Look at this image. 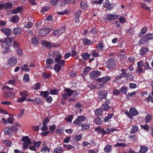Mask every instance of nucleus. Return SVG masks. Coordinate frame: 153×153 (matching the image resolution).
<instances>
[{
  "label": "nucleus",
  "instance_id": "obj_37",
  "mask_svg": "<svg viewBox=\"0 0 153 153\" xmlns=\"http://www.w3.org/2000/svg\"><path fill=\"white\" fill-rule=\"evenodd\" d=\"M82 126V129L83 130L88 129L89 128L90 125L89 124H82L81 126Z\"/></svg>",
  "mask_w": 153,
  "mask_h": 153
},
{
  "label": "nucleus",
  "instance_id": "obj_57",
  "mask_svg": "<svg viewBox=\"0 0 153 153\" xmlns=\"http://www.w3.org/2000/svg\"><path fill=\"white\" fill-rule=\"evenodd\" d=\"M2 48L4 49V50L2 51V53H7L10 51V49L7 46H5V47Z\"/></svg>",
  "mask_w": 153,
  "mask_h": 153
},
{
  "label": "nucleus",
  "instance_id": "obj_23",
  "mask_svg": "<svg viewBox=\"0 0 153 153\" xmlns=\"http://www.w3.org/2000/svg\"><path fill=\"white\" fill-rule=\"evenodd\" d=\"M22 29L20 27L15 28L13 30V32L15 35H19L22 33Z\"/></svg>",
  "mask_w": 153,
  "mask_h": 153
},
{
  "label": "nucleus",
  "instance_id": "obj_15",
  "mask_svg": "<svg viewBox=\"0 0 153 153\" xmlns=\"http://www.w3.org/2000/svg\"><path fill=\"white\" fill-rule=\"evenodd\" d=\"M65 27H62L60 30H54L53 31V33L56 36H59L63 33L65 31Z\"/></svg>",
  "mask_w": 153,
  "mask_h": 153
},
{
  "label": "nucleus",
  "instance_id": "obj_40",
  "mask_svg": "<svg viewBox=\"0 0 153 153\" xmlns=\"http://www.w3.org/2000/svg\"><path fill=\"white\" fill-rule=\"evenodd\" d=\"M147 102H149L150 101L153 103V91H152V96L147 97L146 99Z\"/></svg>",
  "mask_w": 153,
  "mask_h": 153
},
{
  "label": "nucleus",
  "instance_id": "obj_56",
  "mask_svg": "<svg viewBox=\"0 0 153 153\" xmlns=\"http://www.w3.org/2000/svg\"><path fill=\"white\" fill-rule=\"evenodd\" d=\"M3 142L4 144L9 147L11 146L12 143L8 140H3Z\"/></svg>",
  "mask_w": 153,
  "mask_h": 153
},
{
  "label": "nucleus",
  "instance_id": "obj_26",
  "mask_svg": "<svg viewBox=\"0 0 153 153\" xmlns=\"http://www.w3.org/2000/svg\"><path fill=\"white\" fill-rule=\"evenodd\" d=\"M22 10V8L20 7H19L16 9L13 10L11 11V13L13 14H16L20 13Z\"/></svg>",
  "mask_w": 153,
  "mask_h": 153
},
{
  "label": "nucleus",
  "instance_id": "obj_24",
  "mask_svg": "<svg viewBox=\"0 0 153 153\" xmlns=\"http://www.w3.org/2000/svg\"><path fill=\"white\" fill-rule=\"evenodd\" d=\"M81 7L85 9L87 7L88 5L86 0H83L80 3Z\"/></svg>",
  "mask_w": 153,
  "mask_h": 153
},
{
  "label": "nucleus",
  "instance_id": "obj_1",
  "mask_svg": "<svg viewBox=\"0 0 153 153\" xmlns=\"http://www.w3.org/2000/svg\"><path fill=\"white\" fill-rule=\"evenodd\" d=\"M2 89L4 91V96L6 98H8L12 97L13 96H14L15 94L10 91L12 88L8 87L7 86H5L3 87Z\"/></svg>",
  "mask_w": 153,
  "mask_h": 153
},
{
  "label": "nucleus",
  "instance_id": "obj_34",
  "mask_svg": "<svg viewBox=\"0 0 153 153\" xmlns=\"http://www.w3.org/2000/svg\"><path fill=\"white\" fill-rule=\"evenodd\" d=\"M63 149L60 146L55 149L53 152L55 153H61Z\"/></svg>",
  "mask_w": 153,
  "mask_h": 153
},
{
  "label": "nucleus",
  "instance_id": "obj_45",
  "mask_svg": "<svg viewBox=\"0 0 153 153\" xmlns=\"http://www.w3.org/2000/svg\"><path fill=\"white\" fill-rule=\"evenodd\" d=\"M28 65H24L21 67V70L23 71H26L28 72L30 70L28 68Z\"/></svg>",
  "mask_w": 153,
  "mask_h": 153
},
{
  "label": "nucleus",
  "instance_id": "obj_28",
  "mask_svg": "<svg viewBox=\"0 0 153 153\" xmlns=\"http://www.w3.org/2000/svg\"><path fill=\"white\" fill-rule=\"evenodd\" d=\"M148 49L146 47L142 48L140 50L139 53L141 55H143L144 54L148 51Z\"/></svg>",
  "mask_w": 153,
  "mask_h": 153
},
{
  "label": "nucleus",
  "instance_id": "obj_9",
  "mask_svg": "<svg viewBox=\"0 0 153 153\" xmlns=\"http://www.w3.org/2000/svg\"><path fill=\"white\" fill-rule=\"evenodd\" d=\"M52 56L55 62H57L59 60L61 59L62 57L60 53L57 51H54L53 52Z\"/></svg>",
  "mask_w": 153,
  "mask_h": 153
},
{
  "label": "nucleus",
  "instance_id": "obj_48",
  "mask_svg": "<svg viewBox=\"0 0 153 153\" xmlns=\"http://www.w3.org/2000/svg\"><path fill=\"white\" fill-rule=\"evenodd\" d=\"M19 18L17 16L15 15L12 17L11 19V21L14 23H16L18 22Z\"/></svg>",
  "mask_w": 153,
  "mask_h": 153
},
{
  "label": "nucleus",
  "instance_id": "obj_54",
  "mask_svg": "<svg viewBox=\"0 0 153 153\" xmlns=\"http://www.w3.org/2000/svg\"><path fill=\"white\" fill-rule=\"evenodd\" d=\"M152 35V34L151 33L148 34L145 37L147 41L149 40L152 39H153V37Z\"/></svg>",
  "mask_w": 153,
  "mask_h": 153
},
{
  "label": "nucleus",
  "instance_id": "obj_55",
  "mask_svg": "<svg viewBox=\"0 0 153 153\" xmlns=\"http://www.w3.org/2000/svg\"><path fill=\"white\" fill-rule=\"evenodd\" d=\"M31 42L33 44L36 45L38 43L39 41L37 38L33 37L31 39Z\"/></svg>",
  "mask_w": 153,
  "mask_h": 153
},
{
  "label": "nucleus",
  "instance_id": "obj_60",
  "mask_svg": "<svg viewBox=\"0 0 153 153\" xmlns=\"http://www.w3.org/2000/svg\"><path fill=\"white\" fill-rule=\"evenodd\" d=\"M61 65V67H63L65 63L64 60H59L57 62H56Z\"/></svg>",
  "mask_w": 153,
  "mask_h": 153
},
{
  "label": "nucleus",
  "instance_id": "obj_16",
  "mask_svg": "<svg viewBox=\"0 0 153 153\" xmlns=\"http://www.w3.org/2000/svg\"><path fill=\"white\" fill-rule=\"evenodd\" d=\"M119 16L113 14H108L106 17V19L108 20H114L117 19Z\"/></svg>",
  "mask_w": 153,
  "mask_h": 153
},
{
  "label": "nucleus",
  "instance_id": "obj_32",
  "mask_svg": "<svg viewBox=\"0 0 153 153\" xmlns=\"http://www.w3.org/2000/svg\"><path fill=\"white\" fill-rule=\"evenodd\" d=\"M94 122L97 124L100 125L102 123V121L101 119L99 117L95 118Z\"/></svg>",
  "mask_w": 153,
  "mask_h": 153
},
{
  "label": "nucleus",
  "instance_id": "obj_21",
  "mask_svg": "<svg viewBox=\"0 0 153 153\" xmlns=\"http://www.w3.org/2000/svg\"><path fill=\"white\" fill-rule=\"evenodd\" d=\"M13 131V129L11 127H6L4 129V133L7 135L10 134Z\"/></svg>",
  "mask_w": 153,
  "mask_h": 153
},
{
  "label": "nucleus",
  "instance_id": "obj_29",
  "mask_svg": "<svg viewBox=\"0 0 153 153\" xmlns=\"http://www.w3.org/2000/svg\"><path fill=\"white\" fill-rule=\"evenodd\" d=\"M125 77L126 79L128 80H132L134 79L132 75L129 73H126L125 75Z\"/></svg>",
  "mask_w": 153,
  "mask_h": 153
},
{
  "label": "nucleus",
  "instance_id": "obj_53",
  "mask_svg": "<svg viewBox=\"0 0 153 153\" xmlns=\"http://www.w3.org/2000/svg\"><path fill=\"white\" fill-rule=\"evenodd\" d=\"M82 134H79L76 135L74 137V140L77 141H79L81 140L82 138Z\"/></svg>",
  "mask_w": 153,
  "mask_h": 153
},
{
  "label": "nucleus",
  "instance_id": "obj_22",
  "mask_svg": "<svg viewBox=\"0 0 153 153\" xmlns=\"http://www.w3.org/2000/svg\"><path fill=\"white\" fill-rule=\"evenodd\" d=\"M41 44L42 45L48 48H50L52 46L50 42L44 40L42 41Z\"/></svg>",
  "mask_w": 153,
  "mask_h": 153
},
{
  "label": "nucleus",
  "instance_id": "obj_17",
  "mask_svg": "<svg viewBox=\"0 0 153 153\" xmlns=\"http://www.w3.org/2000/svg\"><path fill=\"white\" fill-rule=\"evenodd\" d=\"M17 59L16 58L13 56L11 57L9 60V64L11 66H14L16 63Z\"/></svg>",
  "mask_w": 153,
  "mask_h": 153
},
{
  "label": "nucleus",
  "instance_id": "obj_61",
  "mask_svg": "<svg viewBox=\"0 0 153 153\" xmlns=\"http://www.w3.org/2000/svg\"><path fill=\"white\" fill-rule=\"evenodd\" d=\"M137 68H142L143 65V62L140 61L137 62Z\"/></svg>",
  "mask_w": 153,
  "mask_h": 153
},
{
  "label": "nucleus",
  "instance_id": "obj_7",
  "mask_svg": "<svg viewBox=\"0 0 153 153\" xmlns=\"http://www.w3.org/2000/svg\"><path fill=\"white\" fill-rule=\"evenodd\" d=\"M116 63L114 59L111 58H109L107 63V67L110 69L114 68L116 65Z\"/></svg>",
  "mask_w": 153,
  "mask_h": 153
},
{
  "label": "nucleus",
  "instance_id": "obj_31",
  "mask_svg": "<svg viewBox=\"0 0 153 153\" xmlns=\"http://www.w3.org/2000/svg\"><path fill=\"white\" fill-rule=\"evenodd\" d=\"M103 7L109 9H111L110 3L108 0H106L105 2L103 3Z\"/></svg>",
  "mask_w": 153,
  "mask_h": 153
},
{
  "label": "nucleus",
  "instance_id": "obj_33",
  "mask_svg": "<svg viewBox=\"0 0 153 153\" xmlns=\"http://www.w3.org/2000/svg\"><path fill=\"white\" fill-rule=\"evenodd\" d=\"M104 47V45L102 44V42L100 41L98 44L97 48L99 50L101 51L103 49Z\"/></svg>",
  "mask_w": 153,
  "mask_h": 153
},
{
  "label": "nucleus",
  "instance_id": "obj_10",
  "mask_svg": "<svg viewBox=\"0 0 153 153\" xmlns=\"http://www.w3.org/2000/svg\"><path fill=\"white\" fill-rule=\"evenodd\" d=\"M54 62L53 60L51 58H48L46 61V64L47 66L45 67L47 69H52L53 67L51 65Z\"/></svg>",
  "mask_w": 153,
  "mask_h": 153
},
{
  "label": "nucleus",
  "instance_id": "obj_59",
  "mask_svg": "<svg viewBox=\"0 0 153 153\" xmlns=\"http://www.w3.org/2000/svg\"><path fill=\"white\" fill-rule=\"evenodd\" d=\"M143 71V70L142 68H137L136 70V72L138 74H141Z\"/></svg>",
  "mask_w": 153,
  "mask_h": 153
},
{
  "label": "nucleus",
  "instance_id": "obj_39",
  "mask_svg": "<svg viewBox=\"0 0 153 153\" xmlns=\"http://www.w3.org/2000/svg\"><path fill=\"white\" fill-rule=\"evenodd\" d=\"M152 119V115L149 114H147L145 118V120L146 123H149Z\"/></svg>",
  "mask_w": 153,
  "mask_h": 153
},
{
  "label": "nucleus",
  "instance_id": "obj_38",
  "mask_svg": "<svg viewBox=\"0 0 153 153\" xmlns=\"http://www.w3.org/2000/svg\"><path fill=\"white\" fill-rule=\"evenodd\" d=\"M61 68V66L59 65L58 64H56L54 67L55 71L57 72H59Z\"/></svg>",
  "mask_w": 153,
  "mask_h": 153
},
{
  "label": "nucleus",
  "instance_id": "obj_62",
  "mask_svg": "<svg viewBox=\"0 0 153 153\" xmlns=\"http://www.w3.org/2000/svg\"><path fill=\"white\" fill-rule=\"evenodd\" d=\"M147 42L145 37H144L139 41V43L140 44H144Z\"/></svg>",
  "mask_w": 153,
  "mask_h": 153
},
{
  "label": "nucleus",
  "instance_id": "obj_50",
  "mask_svg": "<svg viewBox=\"0 0 153 153\" xmlns=\"http://www.w3.org/2000/svg\"><path fill=\"white\" fill-rule=\"evenodd\" d=\"M43 77L45 79H48L51 77V75L48 73L43 72L42 73Z\"/></svg>",
  "mask_w": 153,
  "mask_h": 153
},
{
  "label": "nucleus",
  "instance_id": "obj_47",
  "mask_svg": "<svg viewBox=\"0 0 153 153\" xmlns=\"http://www.w3.org/2000/svg\"><path fill=\"white\" fill-rule=\"evenodd\" d=\"M114 115L113 114H110L108 115L104 119V121L105 122L108 121L110 119L112 118V117L114 116Z\"/></svg>",
  "mask_w": 153,
  "mask_h": 153
},
{
  "label": "nucleus",
  "instance_id": "obj_58",
  "mask_svg": "<svg viewBox=\"0 0 153 153\" xmlns=\"http://www.w3.org/2000/svg\"><path fill=\"white\" fill-rule=\"evenodd\" d=\"M126 145L124 143H117L114 146L115 147L117 146H121V147H125L126 146Z\"/></svg>",
  "mask_w": 153,
  "mask_h": 153
},
{
  "label": "nucleus",
  "instance_id": "obj_25",
  "mask_svg": "<svg viewBox=\"0 0 153 153\" xmlns=\"http://www.w3.org/2000/svg\"><path fill=\"white\" fill-rule=\"evenodd\" d=\"M138 130V127L136 126H133L131 129V133L134 134L137 132Z\"/></svg>",
  "mask_w": 153,
  "mask_h": 153
},
{
  "label": "nucleus",
  "instance_id": "obj_12",
  "mask_svg": "<svg viewBox=\"0 0 153 153\" xmlns=\"http://www.w3.org/2000/svg\"><path fill=\"white\" fill-rule=\"evenodd\" d=\"M49 29L47 28L41 29L39 31V36L40 37L46 36L49 33Z\"/></svg>",
  "mask_w": 153,
  "mask_h": 153
},
{
  "label": "nucleus",
  "instance_id": "obj_5",
  "mask_svg": "<svg viewBox=\"0 0 153 153\" xmlns=\"http://www.w3.org/2000/svg\"><path fill=\"white\" fill-rule=\"evenodd\" d=\"M22 140L24 142L23 143V149H26L28 148V145L31 144V140L27 136L23 137L22 138Z\"/></svg>",
  "mask_w": 153,
  "mask_h": 153
},
{
  "label": "nucleus",
  "instance_id": "obj_4",
  "mask_svg": "<svg viewBox=\"0 0 153 153\" xmlns=\"http://www.w3.org/2000/svg\"><path fill=\"white\" fill-rule=\"evenodd\" d=\"M111 79L110 76H107L97 79L96 81L99 82H102V83L100 84V85L101 86H103L105 83L108 82L111 80Z\"/></svg>",
  "mask_w": 153,
  "mask_h": 153
},
{
  "label": "nucleus",
  "instance_id": "obj_44",
  "mask_svg": "<svg viewBox=\"0 0 153 153\" xmlns=\"http://www.w3.org/2000/svg\"><path fill=\"white\" fill-rule=\"evenodd\" d=\"M120 91L123 94H126L128 91L127 88L126 86H122L120 88Z\"/></svg>",
  "mask_w": 153,
  "mask_h": 153
},
{
  "label": "nucleus",
  "instance_id": "obj_18",
  "mask_svg": "<svg viewBox=\"0 0 153 153\" xmlns=\"http://www.w3.org/2000/svg\"><path fill=\"white\" fill-rule=\"evenodd\" d=\"M148 148L144 145H142L140 147V150L137 153H146L148 151Z\"/></svg>",
  "mask_w": 153,
  "mask_h": 153
},
{
  "label": "nucleus",
  "instance_id": "obj_30",
  "mask_svg": "<svg viewBox=\"0 0 153 153\" xmlns=\"http://www.w3.org/2000/svg\"><path fill=\"white\" fill-rule=\"evenodd\" d=\"M65 91L66 92L69 96L72 95L75 91H74L71 90L68 88L65 89Z\"/></svg>",
  "mask_w": 153,
  "mask_h": 153
},
{
  "label": "nucleus",
  "instance_id": "obj_51",
  "mask_svg": "<svg viewBox=\"0 0 153 153\" xmlns=\"http://www.w3.org/2000/svg\"><path fill=\"white\" fill-rule=\"evenodd\" d=\"M23 81L25 82H27L29 81V75L27 74H25L23 77Z\"/></svg>",
  "mask_w": 153,
  "mask_h": 153
},
{
  "label": "nucleus",
  "instance_id": "obj_64",
  "mask_svg": "<svg viewBox=\"0 0 153 153\" xmlns=\"http://www.w3.org/2000/svg\"><path fill=\"white\" fill-rule=\"evenodd\" d=\"M26 98L25 97H20L17 100V101L19 102H22L25 101Z\"/></svg>",
  "mask_w": 153,
  "mask_h": 153
},
{
  "label": "nucleus",
  "instance_id": "obj_49",
  "mask_svg": "<svg viewBox=\"0 0 153 153\" xmlns=\"http://www.w3.org/2000/svg\"><path fill=\"white\" fill-rule=\"evenodd\" d=\"M4 8H5L6 9H7L8 8H10L12 7L13 4L10 3H7L4 4Z\"/></svg>",
  "mask_w": 153,
  "mask_h": 153
},
{
  "label": "nucleus",
  "instance_id": "obj_43",
  "mask_svg": "<svg viewBox=\"0 0 153 153\" xmlns=\"http://www.w3.org/2000/svg\"><path fill=\"white\" fill-rule=\"evenodd\" d=\"M40 83L39 82H37L33 86V88L35 90H38L40 88Z\"/></svg>",
  "mask_w": 153,
  "mask_h": 153
},
{
  "label": "nucleus",
  "instance_id": "obj_14",
  "mask_svg": "<svg viewBox=\"0 0 153 153\" xmlns=\"http://www.w3.org/2000/svg\"><path fill=\"white\" fill-rule=\"evenodd\" d=\"M1 31L4 33L7 36H9L11 35L12 33L11 30L9 28H7L6 27L1 28Z\"/></svg>",
  "mask_w": 153,
  "mask_h": 153
},
{
  "label": "nucleus",
  "instance_id": "obj_20",
  "mask_svg": "<svg viewBox=\"0 0 153 153\" xmlns=\"http://www.w3.org/2000/svg\"><path fill=\"white\" fill-rule=\"evenodd\" d=\"M104 149L105 152L107 153L110 152L112 150V145L107 144L105 146Z\"/></svg>",
  "mask_w": 153,
  "mask_h": 153
},
{
  "label": "nucleus",
  "instance_id": "obj_36",
  "mask_svg": "<svg viewBox=\"0 0 153 153\" xmlns=\"http://www.w3.org/2000/svg\"><path fill=\"white\" fill-rule=\"evenodd\" d=\"M106 130L107 131L106 132L107 134H109L111 132L115 131H118L119 130H117L116 129L111 128H106Z\"/></svg>",
  "mask_w": 153,
  "mask_h": 153
},
{
  "label": "nucleus",
  "instance_id": "obj_41",
  "mask_svg": "<svg viewBox=\"0 0 153 153\" xmlns=\"http://www.w3.org/2000/svg\"><path fill=\"white\" fill-rule=\"evenodd\" d=\"M68 13V11L67 10H65L62 11H58L57 14L59 15H63L65 14H67Z\"/></svg>",
  "mask_w": 153,
  "mask_h": 153
},
{
  "label": "nucleus",
  "instance_id": "obj_13",
  "mask_svg": "<svg viewBox=\"0 0 153 153\" xmlns=\"http://www.w3.org/2000/svg\"><path fill=\"white\" fill-rule=\"evenodd\" d=\"M101 74L100 71H94L90 74V77L92 79H95Z\"/></svg>",
  "mask_w": 153,
  "mask_h": 153
},
{
  "label": "nucleus",
  "instance_id": "obj_11",
  "mask_svg": "<svg viewBox=\"0 0 153 153\" xmlns=\"http://www.w3.org/2000/svg\"><path fill=\"white\" fill-rule=\"evenodd\" d=\"M81 14V10H79L76 11L75 14V22L77 25H79L80 24V22L79 18L80 17Z\"/></svg>",
  "mask_w": 153,
  "mask_h": 153
},
{
  "label": "nucleus",
  "instance_id": "obj_2",
  "mask_svg": "<svg viewBox=\"0 0 153 153\" xmlns=\"http://www.w3.org/2000/svg\"><path fill=\"white\" fill-rule=\"evenodd\" d=\"M86 119V117L84 116H78L77 119L73 122V124L75 126H80L82 124L81 122L84 121Z\"/></svg>",
  "mask_w": 153,
  "mask_h": 153
},
{
  "label": "nucleus",
  "instance_id": "obj_52",
  "mask_svg": "<svg viewBox=\"0 0 153 153\" xmlns=\"http://www.w3.org/2000/svg\"><path fill=\"white\" fill-rule=\"evenodd\" d=\"M102 107L104 110H108L110 108V106L108 103H105V104H102Z\"/></svg>",
  "mask_w": 153,
  "mask_h": 153
},
{
  "label": "nucleus",
  "instance_id": "obj_19",
  "mask_svg": "<svg viewBox=\"0 0 153 153\" xmlns=\"http://www.w3.org/2000/svg\"><path fill=\"white\" fill-rule=\"evenodd\" d=\"M91 55V54L90 53H88L87 52H85L81 55V56L83 60L86 61L89 59Z\"/></svg>",
  "mask_w": 153,
  "mask_h": 153
},
{
  "label": "nucleus",
  "instance_id": "obj_63",
  "mask_svg": "<svg viewBox=\"0 0 153 153\" xmlns=\"http://www.w3.org/2000/svg\"><path fill=\"white\" fill-rule=\"evenodd\" d=\"M90 69L89 67H87L84 69V70L83 71L84 74H87L90 72Z\"/></svg>",
  "mask_w": 153,
  "mask_h": 153
},
{
  "label": "nucleus",
  "instance_id": "obj_8",
  "mask_svg": "<svg viewBox=\"0 0 153 153\" xmlns=\"http://www.w3.org/2000/svg\"><path fill=\"white\" fill-rule=\"evenodd\" d=\"M4 42L1 45L2 48L7 46V47L10 46L12 43V39L11 38H7L4 39Z\"/></svg>",
  "mask_w": 153,
  "mask_h": 153
},
{
  "label": "nucleus",
  "instance_id": "obj_35",
  "mask_svg": "<svg viewBox=\"0 0 153 153\" xmlns=\"http://www.w3.org/2000/svg\"><path fill=\"white\" fill-rule=\"evenodd\" d=\"M102 109L97 108L95 109V114L96 115L99 116L102 114Z\"/></svg>",
  "mask_w": 153,
  "mask_h": 153
},
{
  "label": "nucleus",
  "instance_id": "obj_46",
  "mask_svg": "<svg viewBox=\"0 0 153 153\" xmlns=\"http://www.w3.org/2000/svg\"><path fill=\"white\" fill-rule=\"evenodd\" d=\"M49 92L47 91L40 92V95L45 98L49 95Z\"/></svg>",
  "mask_w": 153,
  "mask_h": 153
},
{
  "label": "nucleus",
  "instance_id": "obj_42",
  "mask_svg": "<svg viewBox=\"0 0 153 153\" xmlns=\"http://www.w3.org/2000/svg\"><path fill=\"white\" fill-rule=\"evenodd\" d=\"M56 128V125L54 124H53L52 125L50 126L49 129L50 130V131H49L50 132V133L52 134Z\"/></svg>",
  "mask_w": 153,
  "mask_h": 153
},
{
  "label": "nucleus",
  "instance_id": "obj_3",
  "mask_svg": "<svg viewBox=\"0 0 153 153\" xmlns=\"http://www.w3.org/2000/svg\"><path fill=\"white\" fill-rule=\"evenodd\" d=\"M126 115L130 119L133 118L132 116H134L138 114L139 113L134 107L131 108L129 110V112L127 111L125 113Z\"/></svg>",
  "mask_w": 153,
  "mask_h": 153
},
{
  "label": "nucleus",
  "instance_id": "obj_27",
  "mask_svg": "<svg viewBox=\"0 0 153 153\" xmlns=\"http://www.w3.org/2000/svg\"><path fill=\"white\" fill-rule=\"evenodd\" d=\"M82 41L83 44L85 45H88L92 44V42L87 38L83 39Z\"/></svg>",
  "mask_w": 153,
  "mask_h": 153
},
{
  "label": "nucleus",
  "instance_id": "obj_6",
  "mask_svg": "<svg viewBox=\"0 0 153 153\" xmlns=\"http://www.w3.org/2000/svg\"><path fill=\"white\" fill-rule=\"evenodd\" d=\"M98 99L100 100L106 98L108 94L107 92L105 90H98L97 91Z\"/></svg>",
  "mask_w": 153,
  "mask_h": 153
}]
</instances>
